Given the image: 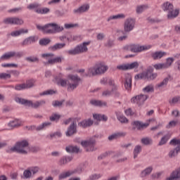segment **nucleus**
Returning <instances> with one entry per match:
<instances>
[{
    "mask_svg": "<svg viewBox=\"0 0 180 180\" xmlns=\"http://www.w3.org/2000/svg\"><path fill=\"white\" fill-rule=\"evenodd\" d=\"M115 115L117 116V120H119L120 123H129V120H127L120 111H116Z\"/></svg>",
    "mask_w": 180,
    "mask_h": 180,
    "instance_id": "7c9ffc66",
    "label": "nucleus"
},
{
    "mask_svg": "<svg viewBox=\"0 0 180 180\" xmlns=\"http://www.w3.org/2000/svg\"><path fill=\"white\" fill-rule=\"evenodd\" d=\"M51 41L50 39H42L39 40L40 46H47Z\"/></svg>",
    "mask_w": 180,
    "mask_h": 180,
    "instance_id": "052dcab7",
    "label": "nucleus"
},
{
    "mask_svg": "<svg viewBox=\"0 0 180 180\" xmlns=\"http://www.w3.org/2000/svg\"><path fill=\"white\" fill-rule=\"evenodd\" d=\"M148 8V6L143 4V5H139L136 6V13L140 14L143 13V11H146V9Z\"/></svg>",
    "mask_w": 180,
    "mask_h": 180,
    "instance_id": "de8ad7c7",
    "label": "nucleus"
},
{
    "mask_svg": "<svg viewBox=\"0 0 180 180\" xmlns=\"http://www.w3.org/2000/svg\"><path fill=\"white\" fill-rule=\"evenodd\" d=\"M67 153H79V148L78 146H69L65 148Z\"/></svg>",
    "mask_w": 180,
    "mask_h": 180,
    "instance_id": "ea45409f",
    "label": "nucleus"
},
{
    "mask_svg": "<svg viewBox=\"0 0 180 180\" xmlns=\"http://www.w3.org/2000/svg\"><path fill=\"white\" fill-rule=\"evenodd\" d=\"M37 29L46 34H56V33H61L64 30V27L56 22H51L45 25H37Z\"/></svg>",
    "mask_w": 180,
    "mask_h": 180,
    "instance_id": "7ed1b4c3",
    "label": "nucleus"
},
{
    "mask_svg": "<svg viewBox=\"0 0 180 180\" xmlns=\"http://www.w3.org/2000/svg\"><path fill=\"white\" fill-rule=\"evenodd\" d=\"M151 172H153V167H148L141 172V177L145 178V176H148V175H150Z\"/></svg>",
    "mask_w": 180,
    "mask_h": 180,
    "instance_id": "c9c22d12",
    "label": "nucleus"
},
{
    "mask_svg": "<svg viewBox=\"0 0 180 180\" xmlns=\"http://www.w3.org/2000/svg\"><path fill=\"white\" fill-rule=\"evenodd\" d=\"M15 91H23L24 89H26V85L25 83L20 84H17L15 86Z\"/></svg>",
    "mask_w": 180,
    "mask_h": 180,
    "instance_id": "bf43d9fd",
    "label": "nucleus"
},
{
    "mask_svg": "<svg viewBox=\"0 0 180 180\" xmlns=\"http://www.w3.org/2000/svg\"><path fill=\"white\" fill-rule=\"evenodd\" d=\"M68 78V79H64V75L63 73H60L54 78L53 82H55V84L58 86H62L63 88L68 86V91H70L77 89V87L79 85L81 78H79L77 75H69Z\"/></svg>",
    "mask_w": 180,
    "mask_h": 180,
    "instance_id": "f257e3e1",
    "label": "nucleus"
},
{
    "mask_svg": "<svg viewBox=\"0 0 180 180\" xmlns=\"http://www.w3.org/2000/svg\"><path fill=\"white\" fill-rule=\"evenodd\" d=\"M139 62H134L131 63L121 64L117 66V70L120 71H127L128 70H133L134 68H139Z\"/></svg>",
    "mask_w": 180,
    "mask_h": 180,
    "instance_id": "f8f14e48",
    "label": "nucleus"
},
{
    "mask_svg": "<svg viewBox=\"0 0 180 180\" xmlns=\"http://www.w3.org/2000/svg\"><path fill=\"white\" fill-rule=\"evenodd\" d=\"M95 144H96V140L94 137L81 142V145L87 153H92L98 150Z\"/></svg>",
    "mask_w": 180,
    "mask_h": 180,
    "instance_id": "1a4fd4ad",
    "label": "nucleus"
},
{
    "mask_svg": "<svg viewBox=\"0 0 180 180\" xmlns=\"http://www.w3.org/2000/svg\"><path fill=\"white\" fill-rule=\"evenodd\" d=\"M150 56L153 60H161L162 57H165V56H167V53L159 51L152 52Z\"/></svg>",
    "mask_w": 180,
    "mask_h": 180,
    "instance_id": "4be33fe9",
    "label": "nucleus"
},
{
    "mask_svg": "<svg viewBox=\"0 0 180 180\" xmlns=\"http://www.w3.org/2000/svg\"><path fill=\"white\" fill-rule=\"evenodd\" d=\"M112 94H115V96H119V95H120L119 94V92H117L116 91H112V89H111V90H108V89L105 90L104 91H103L102 95H103V96H111Z\"/></svg>",
    "mask_w": 180,
    "mask_h": 180,
    "instance_id": "37998d69",
    "label": "nucleus"
},
{
    "mask_svg": "<svg viewBox=\"0 0 180 180\" xmlns=\"http://www.w3.org/2000/svg\"><path fill=\"white\" fill-rule=\"evenodd\" d=\"M178 124V120H172L166 125V129H172Z\"/></svg>",
    "mask_w": 180,
    "mask_h": 180,
    "instance_id": "6e6d98bb",
    "label": "nucleus"
},
{
    "mask_svg": "<svg viewBox=\"0 0 180 180\" xmlns=\"http://www.w3.org/2000/svg\"><path fill=\"white\" fill-rule=\"evenodd\" d=\"M64 47H65V43H58L51 46V50L56 51L57 50H61V49H64Z\"/></svg>",
    "mask_w": 180,
    "mask_h": 180,
    "instance_id": "e433bc0d",
    "label": "nucleus"
},
{
    "mask_svg": "<svg viewBox=\"0 0 180 180\" xmlns=\"http://www.w3.org/2000/svg\"><path fill=\"white\" fill-rule=\"evenodd\" d=\"M65 29H74L75 27H79L78 23H65L64 25Z\"/></svg>",
    "mask_w": 180,
    "mask_h": 180,
    "instance_id": "4d7b16f0",
    "label": "nucleus"
},
{
    "mask_svg": "<svg viewBox=\"0 0 180 180\" xmlns=\"http://www.w3.org/2000/svg\"><path fill=\"white\" fill-rule=\"evenodd\" d=\"M23 176L25 179H29V178H32L33 176V174L32 173L30 169H25L23 172Z\"/></svg>",
    "mask_w": 180,
    "mask_h": 180,
    "instance_id": "8fccbe9b",
    "label": "nucleus"
},
{
    "mask_svg": "<svg viewBox=\"0 0 180 180\" xmlns=\"http://www.w3.org/2000/svg\"><path fill=\"white\" fill-rule=\"evenodd\" d=\"M54 94H57V91L50 89L40 93L39 95L40 96H44L46 95H54Z\"/></svg>",
    "mask_w": 180,
    "mask_h": 180,
    "instance_id": "3c124183",
    "label": "nucleus"
},
{
    "mask_svg": "<svg viewBox=\"0 0 180 180\" xmlns=\"http://www.w3.org/2000/svg\"><path fill=\"white\" fill-rule=\"evenodd\" d=\"M102 176V175H101V174H91L89 176V179L88 180H96V179H99V178H101Z\"/></svg>",
    "mask_w": 180,
    "mask_h": 180,
    "instance_id": "e2e57ef3",
    "label": "nucleus"
},
{
    "mask_svg": "<svg viewBox=\"0 0 180 180\" xmlns=\"http://www.w3.org/2000/svg\"><path fill=\"white\" fill-rule=\"evenodd\" d=\"M22 9H23L22 7L15 8L8 10V12L10 13H18V12H21Z\"/></svg>",
    "mask_w": 180,
    "mask_h": 180,
    "instance_id": "69168bd1",
    "label": "nucleus"
},
{
    "mask_svg": "<svg viewBox=\"0 0 180 180\" xmlns=\"http://www.w3.org/2000/svg\"><path fill=\"white\" fill-rule=\"evenodd\" d=\"M78 172V169L70 170L68 172H64L59 174L58 179L63 180L68 178V176H71V175H74V174H77Z\"/></svg>",
    "mask_w": 180,
    "mask_h": 180,
    "instance_id": "a211bd4d",
    "label": "nucleus"
},
{
    "mask_svg": "<svg viewBox=\"0 0 180 180\" xmlns=\"http://www.w3.org/2000/svg\"><path fill=\"white\" fill-rule=\"evenodd\" d=\"M142 147L140 145H136L134 149V158L136 160L139 157V154L141 153Z\"/></svg>",
    "mask_w": 180,
    "mask_h": 180,
    "instance_id": "79ce46f5",
    "label": "nucleus"
},
{
    "mask_svg": "<svg viewBox=\"0 0 180 180\" xmlns=\"http://www.w3.org/2000/svg\"><path fill=\"white\" fill-rule=\"evenodd\" d=\"M169 143L172 146H179L176 148L171 150L169 153V157L173 158V157L178 155V153L180 152V139H173L170 141Z\"/></svg>",
    "mask_w": 180,
    "mask_h": 180,
    "instance_id": "9d476101",
    "label": "nucleus"
},
{
    "mask_svg": "<svg viewBox=\"0 0 180 180\" xmlns=\"http://www.w3.org/2000/svg\"><path fill=\"white\" fill-rule=\"evenodd\" d=\"M133 126H135V127L136 129H138V130H140L141 129H144V128L147 127L148 126V124L143 123V122H139V121H134L133 122Z\"/></svg>",
    "mask_w": 180,
    "mask_h": 180,
    "instance_id": "72a5a7b5",
    "label": "nucleus"
},
{
    "mask_svg": "<svg viewBox=\"0 0 180 180\" xmlns=\"http://www.w3.org/2000/svg\"><path fill=\"white\" fill-rule=\"evenodd\" d=\"M90 103L91 105H93V106H98L99 108H105L108 106V103L99 100H91Z\"/></svg>",
    "mask_w": 180,
    "mask_h": 180,
    "instance_id": "bb28decb",
    "label": "nucleus"
},
{
    "mask_svg": "<svg viewBox=\"0 0 180 180\" xmlns=\"http://www.w3.org/2000/svg\"><path fill=\"white\" fill-rule=\"evenodd\" d=\"M13 57V51H10V52H7L4 54H3L1 56V60H9L10 58H12Z\"/></svg>",
    "mask_w": 180,
    "mask_h": 180,
    "instance_id": "49530a36",
    "label": "nucleus"
},
{
    "mask_svg": "<svg viewBox=\"0 0 180 180\" xmlns=\"http://www.w3.org/2000/svg\"><path fill=\"white\" fill-rule=\"evenodd\" d=\"M25 60L26 61H28V63H36L39 61V58L36 56H30L27 57Z\"/></svg>",
    "mask_w": 180,
    "mask_h": 180,
    "instance_id": "13d9d810",
    "label": "nucleus"
},
{
    "mask_svg": "<svg viewBox=\"0 0 180 180\" xmlns=\"http://www.w3.org/2000/svg\"><path fill=\"white\" fill-rule=\"evenodd\" d=\"M136 26V20L129 18H127L124 22V32L125 33H130L132 30H134Z\"/></svg>",
    "mask_w": 180,
    "mask_h": 180,
    "instance_id": "9b49d317",
    "label": "nucleus"
},
{
    "mask_svg": "<svg viewBox=\"0 0 180 180\" xmlns=\"http://www.w3.org/2000/svg\"><path fill=\"white\" fill-rule=\"evenodd\" d=\"M30 150L29 142L26 140L18 142L15 146L10 149L12 153H19L20 154H27Z\"/></svg>",
    "mask_w": 180,
    "mask_h": 180,
    "instance_id": "39448f33",
    "label": "nucleus"
},
{
    "mask_svg": "<svg viewBox=\"0 0 180 180\" xmlns=\"http://www.w3.org/2000/svg\"><path fill=\"white\" fill-rule=\"evenodd\" d=\"M148 99V96L144 94H140L133 97L131 99V103H136V105H143Z\"/></svg>",
    "mask_w": 180,
    "mask_h": 180,
    "instance_id": "ddd939ff",
    "label": "nucleus"
},
{
    "mask_svg": "<svg viewBox=\"0 0 180 180\" xmlns=\"http://www.w3.org/2000/svg\"><path fill=\"white\" fill-rule=\"evenodd\" d=\"M171 138V136H169V134H167L165 135L160 141L158 146H164V144H167V143L168 142V140H169V139Z\"/></svg>",
    "mask_w": 180,
    "mask_h": 180,
    "instance_id": "a18cd8bd",
    "label": "nucleus"
},
{
    "mask_svg": "<svg viewBox=\"0 0 180 180\" xmlns=\"http://www.w3.org/2000/svg\"><path fill=\"white\" fill-rule=\"evenodd\" d=\"M153 68L158 71L160 70H167L165 65H164V63L155 64L153 65Z\"/></svg>",
    "mask_w": 180,
    "mask_h": 180,
    "instance_id": "864d4df0",
    "label": "nucleus"
},
{
    "mask_svg": "<svg viewBox=\"0 0 180 180\" xmlns=\"http://www.w3.org/2000/svg\"><path fill=\"white\" fill-rule=\"evenodd\" d=\"M4 25H23V20L19 18H7L3 20Z\"/></svg>",
    "mask_w": 180,
    "mask_h": 180,
    "instance_id": "4468645a",
    "label": "nucleus"
},
{
    "mask_svg": "<svg viewBox=\"0 0 180 180\" xmlns=\"http://www.w3.org/2000/svg\"><path fill=\"white\" fill-rule=\"evenodd\" d=\"M89 11V4H84L78 8L74 9L73 13L75 14L84 13V12H88Z\"/></svg>",
    "mask_w": 180,
    "mask_h": 180,
    "instance_id": "a878e982",
    "label": "nucleus"
},
{
    "mask_svg": "<svg viewBox=\"0 0 180 180\" xmlns=\"http://www.w3.org/2000/svg\"><path fill=\"white\" fill-rule=\"evenodd\" d=\"M50 12V8L47 7L44 8H39V9H37V13H39V15H46V13H49Z\"/></svg>",
    "mask_w": 180,
    "mask_h": 180,
    "instance_id": "c03bdc74",
    "label": "nucleus"
},
{
    "mask_svg": "<svg viewBox=\"0 0 180 180\" xmlns=\"http://www.w3.org/2000/svg\"><path fill=\"white\" fill-rule=\"evenodd\" d=\"M126 136V132L124 131H117L114 134L110 135L108 136V140H116L117 139H120V137H124Z\"/></svg>",
    "mask_w": 180,
    "mask_h": 180,
    "instance_id": "393cba45",
    "label": "nucleus"
},
{
    "mask_svg": "<svg viewBox=\"0 0 180 180\" xmlns=\"http://www.w3.org/2000/svg\"><path fill=\"white\" fill-rule=\"evenodd\" d=\"M39 169H40V168L37 166L30 167V171H31L32 176L36 175V174H37V172H39Z\"/></svg>",
    "mask_w": 180,
    "mask_h": 180,
    "instance_id": "680f3d73",
    "label": "nucleus"
},
{
    "mask_svg": "<svg viewBox=\"0 0 180 180\" xmlns=\"http://www.w3.org/2000/svg\"><path fill=\"white\" fill-rule=\"evenodd\" d=\"M162 9L164 12H168V13L174 9V4H171L169 1H166L162 4Z\"/></svg>",
    "mask_w": 180,
    "mask_h": 180,
    "instance_id": "cd10ccee",
    "label": "nucleus"
},
{
    "mask_svg": "<svg viewBox=\"0 0 180 180\" xmlns=\"http://www.w3.org/2000/svg\"><path fill=\"white\" fill-rule=\"evenodd\" d=\"M141 144L143 146H151L153 144V139L150 137H145L141 139Z\"/></svg>",
    "mask_w": 180,
    "mask_h": 180,
    "instance_id": "4c0bfd02",
    "label": "nucleus"
},
{
    "mask_svg": "<svg viewBox=\"0 0 180 180\" xmlns=\"http://www.w3.org/2000/svg\"><path fill=\"white\" fill-rule=\"evenodd\" d=\"M93 117L95 120H98L99 122H108V116L101 114H94Z\"/></svg>",
    "mask_w": 180,
    "mask_h": 180,
    "instance_id": "473e14b6",
    "label": "nucleus"
},
{
    "mask_svg": "<svg viewBox=\"0 0 180 180\" xmlns=\"http://www.w3.org/2000/svg\"><path fill=\"white\" fill-rule=\"evenodd\" d=\"M94 124V120L91 118L87 120H84L82 122L78 123V126L79 127H82V129H86V127H91Z\"/></svg>",
    "mask_w": 180,
    "mask_h": 180,
    "instance_id": "aec40b11",
    "label": "nucleus"
},
{
    "mask_svg": "<svg viewBox=\"0 0 180 180\" xmlns=\"http://www.w3.org/2000/svg\"><path fill=\"white\" fill-rule=\"evenodd\" d=\"M34 80L33 79H30V80H27L26 82V83H24L25 85V88L26 89H29L30 88H33V86H34Z\"/></svg>",
    "mask_w": 180,
    "mask_h": 180,
    "instance_id": "603ef678",
    "label": "nucleus"
},
{
    "mask_svg": "<svg viewBox=\"0 0 180 180\" xmlns=\"http://www.w3.org/2000/svg\"><path fill=\"white\" fill-rule=\"evenodd\" d=\"M143 92L147 94L150 92H154V86L153 84H149L143 89Z\"/></svg>",
    "mask_w": 180,
    "mask_h": 180,
    "instance_id": "5fc2aeb1",
    "label": "nucleus"
},
{
    "mask_svg": "<svg viewBox=\"0 0 180 180\" xmlns=\"http://www.w3.org/2000/svg\"><path fill=\"white\" fill-rule=\"evenodd\" d=\"M179 101H180V96H176V97H174L169 101V103H172V104L178 103V102H179Z\"/></svg>",
    "mask_w": 180,
    "mask_h": 180,
    "instance_id": "774afa93",
    "label": "nucleus"
},
{
    "mask_svg": "<svg viewBox=\"0 0 180 180\" xmlns=\"http://www.w3.org/2000/svg\"><path fill=\"white\" fill-rule=\"evenodd\" d=\"M75 133H77V123L72 122L70 127L68 128L66 136L70 137V136H72V134H75Z\"/></svg>",
    "mask_w": 180,
    "mask_h": 180,
    "instance_id": "6ab92c4d",
    "label": "nucleus"
},
{
    "mask_svg": "<svg viewBox=\"0 0 180 180\" xmlns=\"http://www.w3.org/2000/svg\"><path fill=\"white\" fill-rule=\"evenodd\" d=\"M153 47L152 45H140V44H129L124 46V50L131 51V53H143V51H147Z\"/></svg>",
    "mask_w": 180,
    "mask_h": 180,
    "instance_id": "0eeeda50",
    "label": "nucleus"
},
{
    "mask_svg": "<svg viewBox=\"0 0 180 180\" xmlns=\"http://www.w3.org/2000/svg\"><path fill=\"white\" fill-rule=\"evenodd\" d=\"M171 80V77L169 75L166 77L163 80L157 84L158 88H167V85H168V82Z\"/></svg>",
    "mask_w": 180,
    "mask_h": 180,
    "instance_id": "2f4dec72",
    "label": "nucleus"
},
{
    "mask_svg": "<svg viewBox=\"0 0 180 180\" xmlns=\"http://www.w3.org/2000/svg\"><path fill=\"white\" fill-rule=\"evenodd\" d=\"M37 41V37L36 36L29 37L28 38L25 39L22 44V46H29V44H32L33 43H36Z\"/></svg>",
    "mask_w": 180,
    "mask_h": 180,
    "instance_id": "c85d7f7f",
    "label": "nucleus"
},
{
    "mask_svg": "<svg viewBox=\"0 0 180 180\" xmlns=\"http://www.w3.org/2000/svg\"><path fill=\"white\" fill-rule=\"evenodd\" d=\"M124 86L127 91L131 89V75L127 73L125 75Z\"/></svg>",
    "mask_w": 180,
    "mask_h": 180,
    "instance_id": "f3484780",
    "label": "nucleus"
},
{
    "mask_svg": "<svg viewBox=\"0 0 180 180\" xmlns=\"http://www.w3.org/2000/svg\"><path fill=\"white\" fill-rule=\"evenodd\" d=\"M29 30L27 29H20L18 30H15L11 32V34H8V36H11L12 37H18L20 36L21 34H25L26 33H28Z\"/></svg>",
    "mask_w": 180,
    "mask_h": 180,
    "instance_id": "5701e85b",
    "label": "nucleus"
},
{
    "mask_svg": "<svg viewBox=\"0 0 180 180\" xmlns=\"http://www.w3.org/2000/svg\"><path fill=\"white\" fill-rule=\"evenodd\" d=\"M179 8H175L174 10H171L167 13V18L169 19H175V18H178V15H179Z\"/></svg>",
    "mask_w": 180,
    "mask_h": 180,
    "instance_id": "c756f323",
    "label": "nucleus"
},
{
    "mask_svg": "<svg viewBox=\"0 0 180 180\" xmlns=\"http://www.w3.org/2000/svg\"><path fill=\"white\" fill-rule=\"evenodd\" d=\"M109 70V67L103 62L96 63L94 66L89 68L85 74L86 77H96V75H102Z\"/></svg>",
    "mask_w": 180,
    "mask_h": 180,
    "instance_id": "f03ea898",
    "label": "nucleus"
},
{
    "mask_svg": "<svg viewBox=\"0 0 180 180\" xmlns=\"http://www.w3.org/2000/svg\"><path fill=\"white\" fill-rule=\"evenodd\" d=\"M107 84H108L110 86H112V92H116V91H117V86L115 84V80H113V79L108 78L107 80Z\"/></svg>",
    "mask_w": 180,
    "mask_h": 180,
    "instance_id": "a19ab883",
    "label": "nucleus"
},
{
    "mask_svg": "<svg viewBox=\"0 0 180 180\" xmlns=\"http://www.w3.org/2000/svg\"><path fill=\"white\" fill-rule=\"evenodd\" d=\"M41 57L44 58V60H47V61L44 63L45 65H54V64H56L53 53H43L41 54Z\"/></svg>",
    "mask_w": 180,
    "mask_h": 180,
    "instance_id": "2eb2a0df",
    "label": "nucleus"
},
{
    "mask_svg": "<svg viewBox=\"0 0 180 180\" xmlns=\"http://www.w3.org/2000/svg\"><path fill=\"white\" fill-rule=\"evenodd\" d=\"M11 74L9 73H0V79H9Z\"/></svg>",
    "mask_w": 180,
    "mask_h": 180,
    "instance_id": "0e129e2a",
    "label": "nucleus"
},
{
    "mask_svg": "<svg viewBox=\"0 0 180 180\" xmlns=\"http://www.w3.org/2000/svg\"><path fill=\"white\" fill-rule=\"evenodd\" d=\"M174 61H175V59L174 58H167L166 59V63H163L166 70H167V68H169V67L172 65V63H174Z\"/></svg>",
    "mask_w": 180,
    "mask_h": 180,
    "instance_id": "09e8293b",
    "label": "nucleus"
},
{
    "mask_svg": "<svg viewBox=\"0 0 180 180\" xmlns=\"http://www.w3.org/2000/svg\"><path fill=\"white\" fill-rule=\"evenodd\" d=\"M60 116L58 114H53L51 117H50V120L51 122H55V120H58L60 119Z\"/></svg>",
    "mask_w": 180,
    "mask_h": 180,
    "instance_id": "338daca9",
    "label": "nucleus"
},
{
    "mask_svg": "<svg viewBox=\"0 0 180 180\" xmlns=\"http://www.w3.org/2000/svg\"><path fill=\"white\" fill-rule=\"evenodd\" d=\"M51 126V122H46L41 124L40 125L36 127L35 125H32L29 127V130H37V131H40L41 130H46L47 127H50Z\"/></svg>",
    "mask_w": 180,
    "mask_h": 180,
    "instance_id": "dca6fc26",
    "label": "nucleus"
},
{
    "mask_svg": "<svg viewBox=\"0 0 180 180\" xmlns=\"http://www.w3.org/2000/svg\"><path fill=\"white\" fill-rule=\"evenodd\" d=\"M15 101L17 102V103H20L21 105L28 106L29 108H34L35 109L40 108V106H43V105H46V101L44 100H41L33 103V101L30 100L17 97L15 98Z\"/></svg>",
    "mask_w": 180,
    "mask_h": 180,
    "instance_id": "423d86ee",
    "label": "nucleus"
},
{
    "mask_svg": "<svg viewBox=\"0 0 180 180\" xmlns=\"http://www.w3.org/2000/svg\"><path fill=\"white\" fill-rule=\"evenodd\" d=\"M124 14H117L115 15H110L107 18V22H112V20H117V19H124Z\"/></svg>",
    "mask_w": 180,
    "mask_h": 180,
    "instance_id": "f704fd0d",
    "label": "nucleus"
},
{
    "mask_svg": "<svg viewBox=\"0 0 180 180\" xmlns=\"http://www.w3.org/2000/svg\"><path fill=\"white\" fill-rule=\"evenodd\" d=\"M153 72L154 68L149 66L146 70L135 75V79H147L148 81H154V79L158 77V74Z\"/></svg>",
    "mask_w": 180,
    "mask_h": 180,
    "instance_id": "20e7f679",
    "label": "nucleus"
},
{
    "mask_svg": "<svg viewBox=\"0 0 180 180\" xmlns=\"http://www.w3.org/2000/svg\"><path fill=\"white\" fill-rule=\"evenodd\" d=\"M167 180H180V167L176 169Z\"/></svg>",
    "mask_w": 180,
    "mask_h": 180,
    "instance_id": "b1692460",
    "label": "nucleus"
},
{
    "mask_svg": "<svg viewBox=\"0 0 180 180\" xmlns=\"http://www.w3.org/2000/svg\"><path fill=\"white\" fill-rule=\"evenodd\" d=\"M90 44L91 41H84L82 44L77 45L74 49L68 50L67 53L70 56H76V54L86 53V51H88V46H89Z\"/></svg>",
    "mask_w": 180,
    "mask_h": 180,
    "instance_id": "6e6552de",
    "label": "nucleus"
},
{
    "mask_svg": "<svg viewBox=\"0 0 180 180\" xmlns=\"http://www.w3.org/2000/svg\"><path fill=\"white\" fill-rule=\"evenodd\" d=\"M41 6V5L39 3H32L27 6V8H28L29 11H32V9H34V12L37 13V9H39Z\"/></svg>",
    "mask_w": 180,
    "mask_h": 180,
    "instance_id": "58836bf2",
    "label": "nucleus"
},
{
    "mask_svg": "<svg viewBox=\"0 0 180 180\" xmlns=\"http://www.w3.org/2000/svg\"><path fill=\"white\" fill-rule=\"evenodd\" d=\"M7 126L8 127V130H12V129H15V127L22 126V121L20 120L15 119L8 122Z\"/></svg>",
    "mask_w": 180,
    "mask_h": 180,
    "instance_id": "412c9836",
    "label": "nucleus"
}]
</instances>
